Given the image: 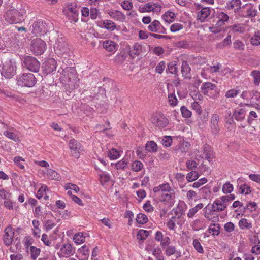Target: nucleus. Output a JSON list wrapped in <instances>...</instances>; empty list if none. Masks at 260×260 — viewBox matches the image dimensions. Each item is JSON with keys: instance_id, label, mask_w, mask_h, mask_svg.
<instances>
[{"instance_id": "obj_13", "label": "nucleus", "mask_w": 260, "mask_h": 260, "mask_svg": "<svg viewBox=\"0 0 260 260\" xmlns=\"http://www.w3.org/2000/svg\"><path fill=\"white\" fill-rule=\"evenodd\" d=\"M31 31L35 36L43 35L46 31L45 29V24L41 21L34 22L31 25Z\"/></svg>"}, {"instance_id": "obj_8", "label": "nucleus", "mask_w": 260, "mask_h": 260, "mask_svg": "<svg viewBox=\"0 0 260 260\" xmlns=\"http://www.w3.org/2000/svg\"><path fill=\"white\" fill-rule=\"evenodd\" d=\"M257 10L251 4H246L242 7L240 15L244 17H254L257 15Z\"/></svg>"}, {"instance_id": "obj_19", "label": "nucleus", "mask_w": 260, "mask_h": 260, "mask_svg": "<svg viewBox=\"0 0 260 260\" xmlns=\"http://www.w3.org/2000/svg\"><path fill=\"white\" fill-rule=\"evenodd\" d=\"M173 190L168 183H163L158 186L154 187L153 191L156 194L157 196L159 195L160 193H164L166 192H169Z\"/></svg>"}, {"instance_id": "obj_10", "label": "nucleus", "mask_w": 260, "mask_h": 260, "mask_svg": "<svg viewBox=\"0 0 260 260\" xmlns=\"http://www.w3.org/2000/svg\"><path fill=\"white\" fill-rule=\"evenodd\" d=\"M55 53L59 57L66 58L69 49L65 43L58 41L54 45Z\"/></svg>"}, {"instance_id": "obj_12", "label": "nucleus", "mask_w": 260, "mask_h": 260, "mask_svg": "<svg viewBox=\"0 0 260 260\" xmlns=\"http://www.w3.org/2000/svg\"><path fill=\"white\" fill-rule=\"evenodd\" d=\"M152 123L159 128L165 127L169 123L167 118L162 114H157L152 117Z\"/></svg>"}, {"instance_id": "obj_61", "label": "nucleus", "mask_w": 260, "mask_h": 260, "mask_svg": "<svg viewBox=\"0 0 260 260\" xmlns=\"http://www.w3.org/2000/svg\"><path fill=\"white\" fill-rule=\"evenodd\" d=\"M183 25L180 23L173 24L170 27V30L172 32H176L183 28Z\"/></svg>"}, {"instance_id": "obj_16", "label": "nucleus", "mask_w": 260, "mask_h": 260, "mask_svg": "<svg viewBox=\"0 0 260 260\" xmlns=\"http://www.w3.org/2000/svg\"><path fill=\"white\" fill-rule=\"evenodd\" d=\"M219 120V116L218 114H214L212 115L211 119V129L212 133L214 135H217L220 130L218 125V121Z\"/></svg>"}, {"instance_id": "obj_23", "label": "nucleus", "mask_w": 260, "mask_h": 260, "mask_svg": "<svg viewBox=\"0 0 260 260\" xmlns=\"http://www.w3.org/2000/svg\"><path fill=\"white\" fill-rule=\"evenodd\" d=\"M216 85L210 82H205L203 83L201 87V91L204 95H208L210 90H214Z\"/></svg>"}, {"instance_id": "obj_58", "label": "nucleus", "mask_w": 260, "mask_h": 260, "mask_svg": "<svg viewBox=\"0 0 260 260\" xmlns=\"http://www.w3.org/2000/svg\"><path fill=\"white\" fill-rule=\"evenodd\" d=\"M222 26H218L216 25V23H213L212 26L209 27V30L211 32L214 34H217L221 31V27Z\"/></svg>"}, {"instance_id": "obj_56", "label": "nucleus", "mask_w": 260, "mask_h": 260, "mask_svg": "<svg viewBox=\"0 0 260 260\" xmlns=\"http://www.w3.org/2000/svg\"><path fill=\"white\" fill-rule=\"evenodd\" d=\"M65 189L66 190L72 189L74 190L76 193H78L80 190L79 188L77 185L72 183L66 184L65 185Z\"/></svg>"}, {"instance_id": "obj_57", "label": "nucleus", "mask_w": 260, "mask_h": 260, "mask_svg": "<svg viewBox=\"0 0 260 260\" xmlns=\"http://www.w3.org/2000/svg\"><path fill=\"white\" fill-rule=\"evenodd\" d=\"M186 165L188 169L194 170L197 167V163L193 160H188L186 162Z\"/></svg>"}, {"instance_id": "obj_26", "label": "nucleus", "mask_w": 260, "mask_h": 260, "mask_svg": "<svg viewBox=\"0 0 260 260\" xmlns=\"http://www.w3.org/2000/svg\"><path fill=\"white\" fill-rule=\"evenodd\" d=\"M76 74V71L73 67H67L62 71V74L67 76L69 79L74 78Z\"/></svg>"}, {"instance_id": "obj_4", "label": "nucleus", "mask_w": 260, "mask_h": 260, "mask_svg": "<svg viewBox=\"0 0 260 260\" xmlns=\"http://www.w3.org/2000/svg\"><path fill=\"white\" fill-rule=\"evenodd\" d=\"M46 43L40 38L32 40L30 45V50L35 55L42 54L46 49Z\"/></svg>"}, {"instance_id": "obj_50", "label": "nucleus", "mask_w": 260, "mask_h": 260, "mask_svg": "<svg viewBox=\"0 0 260 260\" xmlns=\"http://www.w3.org/2000/svg\"><path fill=\"white\" fill-rule=\"evenodd\" d=\"M79 252L82 253L83 255L88 257L89 255L90 250L89 249V247L86 245H84L78 250Z\"/></svg>"}, {"instance_id": "obj_47", "label": "nucleus", "mask_w": 260, "mask_h": 260, "mask_svg": "<svg viewBox=\"0 0 260 260\" xmlns=\"http://www.w3.org/2000/svg\"><path fill=\"white\" fill-rule=\"evenodd\" d=\"M233 190V185L230 182H226L222 187V191L224 193H231Z\"/></svg>"}, {"instance_id": "obj_40", "label": "nucleus", "mask_w": 260, "mask_h": 260, "mask_svg": "<svg viewBox=\"0 0 260 260\" xmlns=\"http://www.w3.org/2000/svg\"><path fill=\"white\" fill-rule=\"evenodd\" d=\"M250 75L254 78L253 82L254 84L259 85L260 83V71L258 70H253L251 72Z\"/></svg>"}, {"instance_id": "obj_46", "label": "nucleus", "mask_w": 260, "mask_h": 260, "mask_svg": "<svg viewBox=\"0 0 260 260\" xmlns=\"http://www.w3.org/2000/svg\"><path fill=\"white\" fill-rule=\"evenodd\" d=\"M4 135L15 142H17L19 140V138L17 135L13 132L8 131H5L4 132Z\"/></svg>"}, {"instance_id": "obj_32", "label": "nucleus", "mask_w": 260, "mask_h": 260, "mask_svg": "<svg viewBox=\"0 0 260 260\" xmlns=\"http://www.w3.org/2000/svg\"><path fill=\"white\" fill-rule=\"evenodd\" d=\"M160 26L159 21L155 20L148 26V28L152 32H157Z\"/></svg>"}, {"instance_id": "obj_20", "label": "nucleus", "mask_w": 260, "mask_h": 260, "mask_svg": "<svg viewBox=\"0 0 260 260\" xmlns=\"http://www.w3.org/2000/svg\"><path fill=\"white\" fill-rule=\"evenodd\" d=\"M98 25L102 28H105L109 31H113L116 27V24L111 20H105L103 21H99Z\"/></svg>"}, {"instance_id": "obj_17", "label": "nucleus", "mask_w": 260, "mask_h": 260, "mask_svg": "<svg viewBox=\"0 0 260 260\" xmlns=\"http://www.w3.org/2000/svg\"><path fill=\"white\" fill-rule=\"evenodd\" d=\"M229 197L226 195L223 196L220 199H216L214 201V203L216 204V206L223 205L222 208L217 209V212H221L225 210L227 206L231 202L230 200L228 198Z\"/></svg>"}, {"instance_id": "obj_24", "label": "nucleus", "mask_w": 260, "mask_h": 260, "mask_svg": "<svg viewBox=\"0 0 260 260\" xmlns=\"http://www.w3.org/2000/svg\"><path fill=\"white\" fill-rule=\"evenodd\" d=\"M103 46L107 51L113 52L116 50L117 44L114 41L106 40L103 42Z\"/></svg>"}, {"instance_id": "obj_44", "label": "nucleus", "mask_w": 260, "mask_h": 260, "mask_svg": "<svg viewBox=\"0 0 260 260\" xmlns=\"http://www.w3.org/2000/svg\"><path fill=\"white\" fill-rule=\"evenodd\" d=\"M108 155L110 159H115L120 156L119 151L114 148H112L108 151Z\"/></svg>"}, {"instance_id": "obj_39", "label": "nucleus", "mask_w": 260, "mask_h": 260, "mask_svg": "<svg viewBox=\"0 0 260 260\" xmlns=\"http://www.w3.org/2000/svg\"><path fill=\"white\" fill-rule=\"evenodd\" d=\"M199 174L197 171H191L187 174L186 179L189 182H192L197 180L199 177Z\"/></svg>"}, {"instance_id": "obj_27", "label": "nucleus", "mask_w": 260, "mask_h": 260, "mask_svg": "<svg viewBox=\"0 0 260 260\" xmlns=\"http://www.w3.org/2000/svg\"><path fill=\"white\" fill-rule=\"evenodd\" d=\"M190 68L189 66L188 63L186 61H183L181 66V72L183 77L185 78H190L189 77L190 75Z\"/></svg>"}, {"instance_id": "obj_36", "label": "nucleus", "mask_w": 260, "mask_h": 260, "mask_svg": "<svg viewBox=\"0 0 260 260\" xmlns=\"http://www.w3.org/2000/svg\"><path fill=\"white\" fill-rule=\"evenodd\" d=\"M209 204H208L204 209V210L205 211L204 216L209 220L213 222H216L218 221L219 218L218 215L215 216H213V217H210V215H213L212 214H209L208 211V207Z\"/></svg>"}, {"instance_id": "obj_63", "label": "nucleus", "mask_w": 260, "mask_h": 260, "mask_svg": "<svg viewBox=\"0 0 260 260\" xmlns=\"http://www.w3.org/2000/svg\"><path fill=\"white\" fill-rule=\"evenodd\" d=\"M165 68V62L164 61H160L155 68V71L159 74H161Z\"/></svg>"}, {"instance_id": "obj_18", "label": "nucleus", "mask_w": 260, "mask_h": 260, "mask_svg": "<svg viewBox=\"0 0 260 260\" xmlns=\"http://www.w3.org/2000/svg\"><path fill=\"white\" fill-rule=\"evenodd\" d=\"M241 0H231L227 3L226 8L228 10L234 9V12L240 13L242 9Z\"/></svg>"}, {"instance_id": "obj_11", "label": "nucleus", "mask_w": 260, "mask_h": 260, "mask_svg": "<svg viewBox=\"0 0 260 260\" xmlns=\"http://www.w3.org/2000/svg\"><path fill=\"white\" fill-rule=\"evenodd\" d=\"M69 146L72 156L75 157L77 159L79 158L80 151L82 150L80 143L76 140L72 139L69 142Z\"/></svg>"}, {"instance_id": "obj_43", "label": "nucleus", "mask_w": 260, "mask_h": 260, "mask_svg": "<svg viewBox=\"0 0 260 260\" xmlns=\"http://www.w3.org/2000/svg\"><path fill=\"white\" fill-rule=\"evenodd\" d=\"M143 167V165L140 161L136 160L132 164V169L135 172L141 171Z\"/></svg>"}, {"instance_id": "obj_41", "label": "nucleus", "mask_w": 260, "mask_h": 260, "mask_svg": "<svg viewBox=\"0 0 260 260\" xmlns=\"http://www.w3.org/2000/svg\"><path fill=\"white\" fill-rule=\"evenodd\" d=\"M100 177V181L102 185L110 181V176L109 174L105 173L103 172L101 174H99Z\"/></svg>"}, {"instance_id": "obj_59", "label": "nucleus", "mask_w": 260, "mask_h": 260, "mask_svg": "<svg viewBox=\"0 0 260 260\" xmlns=\"http://www.w3.org/2000/svg\"><path fill=\"white\" fill-rule=\"evenodd\" d=\"M162 144L165 147H169L172 143V139L171 136H165L162 140Z\"/></svg>"}, {"instance_id": "obj_52", "label": "nucleus", "mask_w": 260, "mask_h": 260, "mask_svg": "<svg viewBox=\"0 0 260 260\" xmlns=\"http://www.w3.org/2000/svg\"><path fill=\"white\" fill-rule=\"evenodd\" d=\"M182 116L185 118H189L191 116V112L185 106H183L180 109Z\"/></svg>"}, {"instance_id": "obj_42", "label": "nucleus", "mask_w": 260, "mask_h": 260, "mask_svg": "<svg viewBox=\"0 0 260 260\" xmlns=\"http://www.w3.org/2000/svg\"><path fill=\"white\" fill-rule=\"evenodd\" d=\"M85 237L83 236L82 233L76 234L73 238L75 243L77 244H81L84 242Z\"/></svg>"}, {"instance_id": "obj_60", "label": "nucleus", "mask_w": 260, "mask_h": 260, "mask_svg": "<svg viewBox=\"0 0 260 260\" xmlns=\"http://www.w3.org/2000/svg\"><path fill=\"white\" fill-rule=\"evenodd\" d=\"M100 13L96 8L91 7L90 9L89 15L92 19H95Z\"/></svg>"}, {"instance_id": "obj_25", "label": "nucleus", "mask_w": 260, "mask_h": 260, "mask_svg": "<svg viewBox=\"0 0 260 260\" xmlns=\"http://www.w3.org/2000/svg\"><path fill=\"white\" fill-rule=\"evenodd\" d=\"M60 251L65 255H73L74 249L70 244H64L60 248Z\"/></svg>"}, {"instance_id": "obj_31", "label": "nucleus", "mask_w": 260, "mask_h": 260, "mask_svg": "<svg viewBox=\"0 0 260 260\" xmlns=\"http://www.w3.org/2000/svg\"><path fill=\"white\" fill-rule=\"evenodd\" d=\"M145 147L146 149L149 152H155L157 150V145L153 141L147 142Z\"/></svg>"}, {"instance_id": "obj_54", "label": "nucleus", "mask_w": 260, "mask_h": 260, "mask_svg": "<svg viewBox=\"0 0 260 260\" xmlns=\"http://www.w3.org/2000/svg\"><path fill=\"white\" fill-rule=\"evenodd\" d=\"M249 97L251 100L255 101H260V92L257 91H252L249 93Z\"/></svg>"}, {"instance_id": "obj_30", "label": "nucleus", "mask_w": 260, "mask_h": 260, "mask_svg": "<svg viewBox=\"0 0 260 260\" xmlns=\"http://www.w3.org/2000/svg\"><path fill=\"white\" fill-rule=\"evenodd\" d=\"M110 15L116 20L123 22L125 19V16L122 12L115 10L111 12Z\"/></svg>"}, {"instance_id": "obj_14", "label": "nucleus", "mask_w": 260, "mask_h": 260, "mask_svg": "<svg viewBox=\"0 0 260 260\" xmlns=\"http://www.w3.org/2000/svg\"><path fill=\"white\" fill-rule=\"evenodd\" d=\"M57 67L56 61L54 58H49L43 64L44 71L46 74H51L54 71Z\"/></svg>"}, {"instance_id": "obj_53", "label": "nucleus", "mask_w": 260, "mask_h": 260, "mask_svg": "<svg viewBox=\"0 0 260 260\" xmlns=\"http://www.w3.org/2000/svg\"><path fill=\"white\" fill-rule=\"evenodd\" d=\"M121 6L125 10H131L133 7V3L129 1H124L121 2Z\"/></svg>"}, {"instance_id": "obj_34", "label": "nucleus", "mask_w": 260, "mask_h": 260, "mask_svg": "<svg viewBox=\"0 0 260 260\" xmlns=\"http://www.w3.org/2000/svg\"><path fill=\"white\" fill-rule=\"evenodd\" d=\"M47 177L52 180H59L60 178L59 174L56 171L51 169H48L47 170Z\"/></svg>"}, {"instance_id": "obj_48", "label": "nucleus", "mask_w": 260, "mask_h": 260, "mask_svg": "<svg viewBox=\"0 0 260 260\" xmlns=\"http://www.w3.org/2000/svg\"><path fill=\"white\" fill-rule=\"evenodd\" d=\"M193 245L195 249L198 252L200 253H203L204 250L203 249L202 246L201 245V243L199 241L198 239H194L193 241Z\"/></svg>"}, {"instance_id": "obj_28", "label": "nucleus", "mask_w": 260, "mask_h": 260, "mask_svg": "<svg viewBox=\"0 0 260 260\" xmlns=\"http://www.w3.org/2000/svg\"><path fill=\"white\" fill-rule=\"evenodd\" d=\"M245 111L243 109L239 110H235L233 114V117L237 121H242L244 119Z\"/></svg>"}, {"instance_id": "obj_62", "label": "nucleus", "mask_w": 260, "mask_h": 260, "mask_svg": "<svg viewBox=\"0 0 260 260\" xmlns=\"http://www.w3.org/2000/svg\"><path fill=\"white\" fill-rule=\"evenodd\" d=\"M233 45L236 49H238L240 50H243L244 49L245 46L244 44L240 41H235L233 43Z\"/></svg>"}, {"instance_id": "obj_22", "label": "nucleus", "mask_w": 260, "mask_h": 260, "mask_svg": "<svg viewBox=\"0 0 260 260\" xmlns=\"http://www.w3.org/2000/svg\"><path fill=\"white\" fill-rule=\"evenodd\" d=\"M210 13L211 11L209 8H203L198 13V19L201 22H203L205 20V19L210 15Z\"/></svg>"}, {"instance_id": "obj_6", "label": "nucleus", "mask_w": 260, "mask_h": 260, "mask_svg": "<svg viewBox=\"0 0 260 260\" xmlns=\"http://www.w3.org/2000/svg\"><path fill=\"white\" fill-rule=\"evenodd\" d=\"M212 16V18H210L211 22L216 23V25L218 26L224 25L225 22H228L229 19V16L227 14L218 11L216 12H215Z\"/></svg>"}, {"instance_id": "obj_5", "label": "nucleus", "mask_w": 260, "mask_h": 260, "mask_svg": "<svg viewBox=\"0 0 260 260\" xmlns=\"http://www.w3.org/2000/svg\"><path fill=\"white\" fill-rule=\"evenodd\" d=\"M23 64L28 70L38 72L40 69V63L34 57L26 56L23 58Z\"/></svg>"}, {"instance_id": "obj_1", "label": "nucleus", "mask_w": 260, "mask_h": 260, "mask_svg": "<svg viewBox=\"0 0 260 260\" xmlns=\"http://www.w3.org/2000/svg\"><path fill=\"white\" fill-rule=\"evenodd\" d=\"M26 10L24 8H21L19 10L17 9H10L5 15L6 20L10 24L18 23L24 20V15Z\"/></svg>"}, {"instance_id": "obj_55", "label": "nucleus", "mask_w": 260, "mask_h": 260, "mask_svg": "<svg viewBox=\"0 0 260 260\" xmlns=\"http://www.w3.org/2000/svg\"><path fill=\"white\" fill-rule=\"evenodd\" d=\"M169 104L172 106H175L177 105V99L175 95L173 93H171L168 95Z\"/></svg>"}, {"instance_id": "obj_35", "label": "nucleus", "mask_w": 260, "mask_h": 260, "mask_svg": "<svg viewBox=\"0 0 260 260\" xmlns=\"http://www.w3.org/2000/svg\"><path fill=\"white\" fill-rule=\"evenodd\" d=\"M219 230V224L212 223L211 224V225L209 226L208 229V232L210 234L212 232L213 235H218L220 233Z\"/></svg>"}, {"instance_id": "obj_49", "label": "nucleus", "mask_w": 260, "mask_h": 260, "mask_svg": "<svg viewBox=\"0 0 260 260\" xmlns=\"http://www.w3.org/2000/svg\"><path fill=\"white\" fill-rule=\"evenodd\" d=\"M251 44L257 46L260 44V32L255 34L251 39Z\"/></svg>"}, {"instance_id": "obj_37", "label": "nucleus", "mask_w": 260, "mask_h": 260, "mask_svg": "<svg viewBox=\"0 0 260 260\" xmlns=\"http://www.w3.org/2000/svg\"><path fill=\"white\" fill-rule=\"evenodd\" d=\"M150 232L144 230H140L137 235V239L142 241L145 240L149 235Z\"/></svg>"}, {"instance_id": "obj_2", "label": "nucleus", "mask_w": 260, "mask_h": 260, "mask_svg": "<svg viewBox=\"0 0 260 260\" xmlns=\"http://www.w3.org/2000/svg\"><path fill=\"white\" fill-rule=\"evenodd\" d=\"M36 78L32 73H23L17 77V83L19 85L31 87L36 83Z\"/></svg>"}, {"instance_id": "obj_38", "label": "nucleus", "mask_w": 260, "mask_h": 260, "mask_svg": "<svg viewBox=\"0 0 260 260\" xmlns=\"http://www.w3.org/2000/svg\"><path fill=\"white\" fill-rule=\"evenodd\" d=\"M30 251L31 258L33 260H36L40 253V252H41L40 249L38 248L35 246H32L30 247Z\"/></svg>"}, {"instance_id": "obj_15", "label": "nucleus", "mask_w": 260, "mask_h": 260, "mask_svg": "<svg viewBox=\"0 0 260 260\" xmlns=\"http://www.w3.org/2000/svg\"><path fill=\"white\" fill-rule=\"evenodd\" d=\"M5 234L3 240L5 244L9 246L13 241V237L14 235V230L11 226H8L5 230Z\"/></svg>"}, {"instance_id": "obj_29", "label": "nucleus", "mask_w": 260, "mask_h": 260, "mask_svg": "<svg viewBox=\"0 0 260 260\" xmlns=\"http://www.w3.org/2000/svg\"><path fill=\"white\" fill-rule=\"evenodd\" d=\"M239 226L242 230H248L252 228V223L246 218H242L239 221Z\"/></svg>"}, {"instance_id": "obj_64", "label": "nucleus", "mask_w": 260, "mask_h": 260, "mask_svg": "<svg viewBox=\"0 0 260 260\" xmlns=\"http://www.w3.org/2000/svg\"><path fill=\"white\" fill-rule=\"evenodd\" d=\"M207 182V179L206 178H203L200 179H199L198 181L195 182L193 185L192 186L194 188H198L200 187L201 185H203L205 183Z\"/></svg>"}, {"instance_id": "obj_21", "label": "nucleus", "mask_w": 260, "mask_h": 260, "mask_svg": "<svg viewBox=\"0 0 260 260\" xmlns=\"http://www.w3.org/2000/svg\"><path fill=\"white\" fill-rule=\"evenodd\" d=\"M144 49L142 45L138 43L134 44L133 47V49L129 51V55L132 58H135L136 56H138L141 53H142Z\"/></svg>"}, {"instance_id": "obj_51", "label": "nucleus", "mask_w": 260, "mask_h": 260, "mask_svg": "<svg viewBox=\"0 0 260 260\" xmlns=\"http://www.w3.org/2000/svg\"><path fill=\"white\" fill-rule=\"evenodd\" d=\"M168 70L170 73L176 75L177 73L176 64L173 62H170L168 66Z\"/></svg>"}, {"instance_id": "obj_3", "label": "nucleus", "mask_w": 260, "mask_h": 260, "mask_svg": "<svg viewBox=\"0 0 260 260\" xmlns=\"http://www.w3.org/2000/svg\"><path fill=\"white\" fill-rule=\"evenodd\" d=\"M16 69L15 62L10 59L3 63L1 73L5 78H10L16 74Z\"/></svg>"}, {"instance_id": "obj_45", "label": "nucleus", "mask_w": 260, "mask_h": 260, "mask_svg": "<svg viewBox=\"0 0 260 260\" xmlns=\"http://www.w3.org/2000/svg\"><path fill=\"white\" fill-rule=\"evenodd\" d=\"M137 221L141 224H143L148 221V218L146 215L143 213H139L137 216Z\"/></svg>"}, {"instance_id": "obj_33", "label": "nucleus", "mask_w": 260, "mask_h": 260, "mask_svg": "<svg viewBox=\"0 0 260 260\" xmlns=\"http://www.w3.org/2000/svg\"><path fill=\"white\" fill-rule=\"evenodd\" d=\"M162 17L165 21L169 23H171L175 17L174 13L171 11H167L162 15Z\"/></svg>"}, {"instance_id": "obj_9", "label": "nucleus", "mask_w": 260, "mask_h": 260, "mask_svg": "<svg viewBox=\"0 0 260 260\" xmlns=\"http://www.w3.org/2000/svg\"><path fill=\"white\" fill-rule=\"evenodd\" d=\"M80 8L77 7L76 3H71L68 6L67 16L71 22H76L78 20V14Z\"/></svg>"}, {"instance_id": "obj_7", "label": "nucleus", "mask_w": 260, "mask_h": 260, "mask_svg": "<svg viewBox=\"0 0 260 260\" xmlns=\"http://www.w3.org/2000/svg\"><path fill=\"white\" fill-rule=\"evenodd\" d=\"M157 197L161 202H163L166 205L172 206L174 205L175 199V194L174 190L169 192H166L164 193H160Z\"/></svg>"}]
</instances>
